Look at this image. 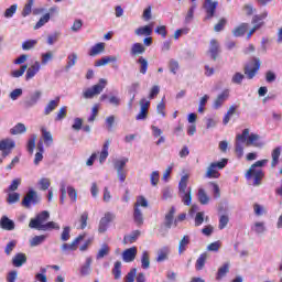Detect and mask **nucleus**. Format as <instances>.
<instances>
[{
  "instance_id": "obj_37",
  "label": "nucleus",
  "mask_w": 282,
  "mask_h": 282,
  "mask_svg": "<svg viewBox=\"0 0 282 282\" xmlns=\"http://www.w3.org/2000/svg\"><path fill=\"white\" fill-rule=\"evenodd\" d=\"M116 61H118L116 56H104L95 65L96 67H102L104 65H108V63H116Z\"/></svg>"
},
{
  "instance_id": "obj_48",
  "label": "nucleus",
  "mask_w": 282,
  "mask_h": 282,
  "mask_svg": "<svg viewBox=\"0 0 282 282\" xmlns=\"http://www.w3.org/2000/svg\"><path fill=\"white\" fill-rule=\"evenodd\" d=\"M66 193H67L70 202H73V204H75V202H77V199H78V192L76 191V188L68 186L66 189Z\"/></svg>"
},
{
  "instance_id": "obj_53",
  "label": "nucleus",
  "mask_w": 282,
  "mask_h": 282,
  "mask_svg": "<svg viewBox=\"0 0 282 282\" xmlns=\"http://www.w3.org/2000/svg\"><path fill=\"white\" fill-rule=\"evenodd\" d=\"M243 78H246V75H243L240 72H237L234 74V76L231 77V83L234 85H241V83H243Z\"/></svg>"
},
{
  "instance_id": "obj_8",
  "label": "nucleus",
  "mask_w": 282,
  "mask_h": 282,
  "mask_svg": "<svg viewBox=\"0 0 282 282\" xmlns=\"http://www.w3.org/2000/svg\"><path fill=\"white\" fill-rule=\"evenodd\" d=\"M250 135V129L246 128L241 134L236 135V144L235 151L238 158H243V143L246 142L247 138Z\"/></svg>"
},
{
  "instance_id": "obj_59",
  "label": "nucleus",
  "mask_w": 282,
  "mask_h": 282,
  "mask_svg": "<svg viewBox=\"0 0 282 282\" xmlns=\"http://www.w3.org/2000/svg\"><path fill=\"white\" fill-rule=\"evenodd\" d=\"M109 254V246L108 245H102V247L99 249L97 253V259H105Z\"/></svg>"
},
{
  "instance_id": "obj_54",
  "label": "nucleus",
  "mask_w": 282,
  "mask_h": 282,
  "mask_svg": "<svg viewBox=\"0 0 282 282\" xmlns=\"http://www.w3.org/2000/svg\"><path fill=\"white\" fill-rule=\"evenodd\" d=\"M65 118H67V108L66 106H63L62 108H59L55 117V122H61V120H65Z\"/></svg>"
},
{
  "instance_id": "obj_50",
  "label": "nucleus",
  "mask_w": 282,
  "mask_h": 282,
  "mask_svg": "<svg viewBox=\"0 0 282 282\" xmlns=\"http://www.w3.org/2000/svg\"><path fill=\"white\" fill-rule=\"evenodd\" d=\"M32 6H34V0H28L22 10V17H30L32 14Z\"/></svg>"
},
{
  "instance_id": "obj_47",
  "label": "nucleus",
  "mask_w": 282,
  "mask_h": 282,
  "mask_svg": "<svg viewBox=\"0 0 282 282\" xmlns=\"http://www.w3.org/2000/svg\"><path fill=\"white\" fill-rule=\"evenodd\" d=\"M178 195L185 206H191V202H193V197L191 196V188H188L187 192L181 193Z\"/></svg>"
},
{
  "instance_id": "obj_23",
  "label": "nucleus",
  "mask_w": 282,
  "mask_h": 282,
  "mask_svg": "<svg viewBox=\"0 0 282 282\" xmlns=\"http://www.w3.org/2000/svg\"><path fill=\"white\" fill-rule=\"evenodd\" d=\"M228 272H230V263L226 262L221 267L218 268V271L216 273V281H221Z\"/></svg>"
},
{
  "instance_id": "obj_26",
  "label": "nucleus",
  "mask_w": 282,
  "mask_h": 282,
  "mask_svg": "<svg viewBox=\"0 0 282 282\" xmlns=\"http://www.w3.org/2000/svg\"><path fill=\"white\" fill-rule=\"evenodd\" d=\"M271 169H276L279 165V158H281V147H276L271 152Z\"/></svg>"
},
{
  "instance_id": "obj_18",
  "label": "nucleus",
  "mask_w": 282,
  "mask_h": 282,
  "mask_svg": "<svg viewBox=\"0 0 282 282\" xmlns=\"http://www.w3.org/2000/svg\"><path fill=\"white\" fill-rule=\"evenodd\" d=\"M135 257H138V248L137 247L126 249L122 252V259L126 263H131V262L135 261Z\"/></svg>"
},
{
  "instance_id": "obj_13",
  "label": "nucleus",
  "mask_w": 282,
  "mask_h": 282,
  "mask_svg": "<svg viewBox=\"0 0 282 282\" xmlns=\"http://www.w3.org/2000/svg\"><path fill=\"white\" fill-rule=\"evenodd\" d=\"M32 204H39V195H36L34 189L29 191L22 200V206H24V208H30Z\"/></svg>"
},
{
  "instance_id": "obj_22",
  "label": "nucleus",
  "mask_w": 282,
  "mask_h": 282,
  "mask_svg": "<svg viewBox=\"0 0 282 282\" xmlns=\"http://www.w3.org/2000/svg\"><path fill=\"white\" fill-rule=\"evenodd\" d=\"M24 263H28V256L25 253H17L12 259L14 268H21Z\"/></svg>"
},
{
  "instance_id": "obj_29",
  "label": "nucleus",
  "mask_w": 282,
  "mask_h": 282,
  "mask_svg": "<svg viewBox=\"0 0 282 282\" xmlns=\"http://www.w3.org/2000/svg\"><path fill=\"white\" fill-rule=\"evenodd\" d=\"M208 260V253L204 252L202 253L195 263V268L197 270V272L204 270V268L206 267V261Z\"/></svg>"
},
{
  "instance_id": "obj_15",
  "label": "nucleus",
  "mask_w": 282,
  "mask_h": 282,
  "mask_svg": "<svg viewBox=\"0 0 282 282\" xmlns=\"http://www.w3.org/2000/svg\"><path fill=\"white\" fill-rule=\"evenodd\" d=\"M246 139V147H254L256 149L263 148V142L261 141V135L257 133H251Z\"/></svg>"
},
{
  "instance_id": "obj_10",
  "label": "nucleus",
  "mask_w": 282,
  "mask_h": 282,
  "mask_svg": "<svg viewBox=\"0 0 282 282\" xmlns=\"http://www.w3.org/2000/svg\"><path fill=\"white\" fill-rule=\"evenodd\" d=\"M17 147V143L12 139H3L0 141V151H2V158H8L12 153V149Z\"/></svg>"
},
{
  "instance_id": "obj_34",
  "label": "nucleus",
  "mask_w": 282,
  "mask_h": 282,
  "mask_svg": "<svg viewBox=\"0 0 282 282\" xmlns=\"http://www.w3.org/2000/svg\"><path fill=\"white\" fill-rule=\"evenodd\" d=\"M170 252H171V250H169V247H163L162 249H160L158 251V257H156L158 263H162L164 261H167Z\"/></svg>"
},
{
  "instance_id": "obj_38",
  "label": "nucleus",
  "mask_w": 282,
  "mask_h": 282,
  "mask_svg": "<svg viewBox=\"0 0 282 282\" xmlns=\"http://www.w3.org/2000/svg\"><path fill=\"white\" fill-rule=\"evenodd\" d=\"M102 52H105V43L100 42L90 48L89 56H98V54H102Z\"/></svg>"
},
{
  "instance_id": "obj_60",
  "label": "nucleus",
  "mask_w": 282,
  "mask_h": 282,
  "mask_svg": "<svg viewBox=\"0 0 282 282\" xmlns=\"http://www.w3.org/2000/svg\"><path fill=\"white\" fill-rule=\"evenodd\" d=\"M230 221V218L226 215H221L219 218V225L218 228L219 230H224L228 226V223Z\"/></svg>"
},
{
  "instance_id": "obj_61",
  "label": "nucleus",
  "mask_w": 282,
  "mask_h": 282,
  "mask_svg": "<svg viewBox=\"0 0 282 282\" xmlns=\"http://www.w3.org/2000/svg\"><path fill=\"white\" fill-rule=\"evenodd\" d=\"M228 23V20L226 18H221L217 24H215L214 30L216 32H221L224 28H226V24Z\"/></svg>"
},
{
  "instance_id": "obj_43",
  "label": "nucleus",
  "mask_w": 282,
  "mask_h": 282,
  "mask_svg": "<svg viewBox=\"0 0 282 282\" xmlns=\"http://www.w3.org/2000/svg\"><path fill=\"white\" fill-rule=\"evenodd\" d=\"M137 63L140 65L139 67L140 74H143V75L147 74V72L149 70V61H147V58L141 56L139 57Z\"/></svg>"
},
{
  "instance_id": "obj_62",
  "label": "nucleus",
  "mask_w": 282,
  "mask_h": 282,
  "mask_svg": "<svg viewBox=\"0 0 282 282\" xmlns=\"http://www.w3.org/2000/svg\"><path fill=\"white\" fill-rule=\"evenodd\" d=\"M150 182L153 186H158V184L160 183V172L159 171H154L151 173Z\"/></svg>"
},
{
  "instance_id": "obj_46",
  "label": "nucleus",
  "mask_w": 282,
  "mask_h": 282,
  "mask_svg": "<svg viewBox=\"0 0 282 282\" xmlns=\"http://www.w3.org/2000/svg\"><path fill=\"white\" fill-rule=\"evenodd\" d=\"M138 237H140V230H134L131 235L124 236L123 241L124 243H135Z\"/></svg>"
},
{
  "instance_id": "obj_14",
  "label": "nucleus",
  "mask_w": 282,
  "mask_h": 282,
  "mask_svg": "<svg viewBox=\"0 0 282 282\" xmlns=\"http://www.w3.org/2000/svg\"><path fill=\"white\" fill-rule=\"evenodd\" d=\"M208 54H210L212 61H217V56L221 54V46L219 45V41L215 39L210 40Z\"/></svg>"
},
{
  "instance_id": "obj_55",
  "label": "nucleus",
  "mask_w": 282,
  "mask_h": 282,
  "mask_svg": "<svg viewBox=\"0 0 282 282\" xmlns=\"http://www.w3.org/2000/svg\"><path fill=\"white\" fill-rule=\"evenodd\" d=\"M208 185L213 188L214 199H219V197H221V189H219V185L215 182H209Z\"/></svg>"
},
{
  "instance_id": "obj_64",
  "label": "nucleus",
  "mask_w": 282,
  "mask_h": 282,
  "mask_svg": "<svg viewBox=\"0 0 282 282\" xmlns=\"http://www.w3.org/2000/svg\"><path fill=\"white\" fill-rule=\"evenodd\" d=\"M50 186H52V182L50 181V178H41L40 180L41 191H47V188H50Z\"/></svg>"
},
{
  "instance_id": "obj_11",
  "label": "nucleus",
  "mask_w": 282,
  "mask_h": 282,
  "mask_svg": "<svg viewBox=\"0 0 282 282\" xmlns=\"http://www.w3.org/2000/svg\"><path fill=\"white\" fill-rule=\"evenodd\" d=\"M86 235L82 234L79 236H77L72 243H63L62 245V251L63 252H75V250H78V245L80 243V241H83V239H85Z\"/></svg>"
},
{
  "instance_id": "obj_19",
  "label": "nucleus",
  "mask_w": 282,
  "mask_h": 282,
  "mask_svg": "<svg viewBox=\"0 0 282 282\" xmlns=\"http://www.w3.org/2000/svg\"><path fill=\"white\" fill-rule=\"evenodd\" d=\"M48 12L50 13H45L42 18H40V20L34 25V30H40V28H43L45 23H50V15L54 14V12H58V8L52 7L51 9H48Z\"/></svg>"
},
{
  "instance_id": "obj_39",
  "label": "nucleus",
  "mask_w": 282,
  "mask_h": 282,
  "mask_svg": "<svg viewBox=\"0 0 282 282\" xmlns=\"http://www.w3.org/2000/svg\"><path fill=\"white\" fill-rule=\"evenodd\" d=\"M91 257L86 258V262L84 265L80 268V274L82 276H87L91 272Z\"/></svg>"
},
{
  "instance_id": "obj_30",
  "label": "nucleus",
  "mask_w": 282,
  "mask_h": 282,
  "mask_svg": "<svg viewBox=\"0 0 282 282\" xmlns=\"http://www.w3.org/2000/svg\"><path fill=\"white\" fill-rule=\"evenodd\" d=\"M0 228H2V230H14V221L3 216L0 219Z\"/></svg>"
},
{
  "instance_id": "obj_58",
  "label": "nucleus",
  "mask_w": 282,
  "mask_h": 282,
  "mask_svg": "<svg viewBox=\"0 0 282 282\" xmlns=\"http://www.w3.org/2000/svg\"><path fill=\"white\" fill-rule=\"evenodd\" d=\"M21 96H23V89L21 88H15L14 90H12L9 95V98L11 100H19V98H21Z\"/></svg>"
},
{
  "instance_id": "obj_16",
  "label": "nucleus",
  "mask_w": 282,
  "mask_h": 282,
  "mask_svg": "<svg viewBox=\"0 0 282 282\" xmlns=\"http://www.w3.org/2000/svg\"><path fill=\"white\" fill-rule=\"evenodd\" d=\"M116 216L111 213H106L105 216L99 221V232H107V228H109V224H111V220L115 219Z\"/></svg>"
},
{
  "instance_id": "obj_25",
  "label": "nucleus",
  "mask_w": 282,
  "mask_h": 282,
  "mask_svg": "<svg viewBox=\"0 0 282 282\" xmlns=\"http://www.w3.org/2000/svg\"><path fill=\"white\" fill-rule=\"evenodd\" d=\"M137 36H151L153 34V25H144L135 29Z\"/></svg>"
},
{
  "instance_id": "obj_40",
  "label": "nucleus",
  "mask_w": 282,
  "mask_h": 282,
  "mask_svg": "<svg viewBox=\"0 0 282 282\" xmlns=\"http://www.w3.org/2000/svg\"><path fill=\"white\" fill-rule=\"evenodd\" d=\"M47 239V235H40L35 236L30 240V247L31 248H36V246H41Z\"/></svg>"
},
{
  "instance_id": "obj_51",
  "label": "nucleus",
  "mask_w": 282,
  "mask_h": 282,
  "mask_svg": "<svg viewBox=\"0 0 282 282\" xmlns=\"http://www.w3.org/2000/svg\"><path fill=\"white\" fill-rule=\"evenodd\" d=\"M127 162H129L128 158H123L121 160L115 161L113 165L116 171H124V166H127Z\"/></svg>"
},
{
  "instance_id": "obj_28",
  "label": "nucleus",
  "mask_w": 282,
  "mask_h": 282,
  "mask_svg": "<svg viewBox=\"0 0 282 282\" xmlns=\"http://www.w3.org/2000/svg\"><path fill=\"white\" fill-rule=\"evenodd\" d=\"M147 52V47L142 45V43H134L131 46L130 53L131 56H140Z\"/></svg>"
},
{
  "instance_id": "obj_31",
  "label": "nucleus",
  "mask_w": 282,
  "mask_h": 282,
  "mask_svg": "<svg viewBox=\"0 0 282 282\" xmlns=\"http://www.w3.org/2000/svg\"><path fill=\"white\" fill-rule=\"evenodd\" d=\"M197 199L199 204L206 206L210 202V196L206 193V189L199 188L197 193Z\"/></svg>"
},
{
  "instance_id": "obj_17",
  "label": "nucleus",
  "mask_w": 282,
  "mask_h": 282,
  "mask_svg": "<svg viewBox=\"0 0 282 282\" xmlns=\"http://www.w3.org/2000/svg\"><path fill=\"white\" fill-rule=\"evenodd\" d=\"M230 98V90H223L214 100V109H220L224 106V102Z\"/></svg>"
},
{
  "instance_id": "obj_4",
  "label": "nucleus",
  "mask_w": 282,
  "mask_h": 282,
  "mask_svg": "<svg viewBox=\"0 0 282 282\" xmlns=\"http://www.w3.org/2000/svg\"><path fill=\"white\" fill-rule=\"evenodd\" d=\"M261 69V59L258 57H252L243 67L245 75L248 80H252Z\"/></svg>"
},
{
  "instance_id": "obj_9",
  "label": "nucleus",
  "mask_w": 282,
  "mask_h": 282,
  "mask_svg": "<svg viewBox=\"0 0 282 282\" xmlns=\"http://www.w3.org/2000/svg\"><path fill=\"white\" fill-rule=\"evenodd\" d=\"M140 111L135 117V120H147L149 118V107H151V101L147 100V98H142L139 101Z\"/></svg>"
},
{
  "instance_id": "obj_63",
  "label": "nucleus",
  "mask_w": 282,
  "mask_h": 282,
  "mask_svg": "<svg viewBox=\"0 0 282 282\" xmlns=\"http://www.w3.org/2000/svg\"><path fill=\"white\" fill-rule=\"evenodd\" d=\"M36 43H37L36 40H28V41L23 42L22 50H24V51L32 50V47H34L36 45Z\"/></svg>"
},
{
  "instance_id": "obj_52",
  "label": "nucleus",
  "mask_w": 282,
  "mask_h": 282,
  "mask_svg": "<svg viewBox=\"0 0 282 282\" xmlns=\"http://www.w3.org/2000/svg\"><path fill=\"white\" fill-rule=\"evenodd\" d=\"M263 19H268V12L267 11H264L260 14L253 15L251 23L253 25H259V23H262L261 21H263Z\"/></svg>"
},
{
  "instance_id": "obj_12",
  "label": "nucleus",
  "mask_w": 282,
  "mask_h": 282,
  "mask_svg": "<svg viewBox=\"0 0 282 282\" xmlns=\"http://www.w3.org/2000/svg\"><path fill=\"white\" fill-rule=\"evenodd\" d=\"M41 96H43V93H41V90H35L26 100L23 101L24 109H32V107L36 106L39 100H41Z\"/></svg>"
},
{
  "instance_id": "obj_41",
  "label": "nucleus",
  "mask_w": 282,
  "mask_h": 282,
  "mask_svg": "<svg viewBox=\"0 0 282 282\" xmlns=\"http://www.w3.org/2000/svg\"><path fill=\"white\" fill-rule=\"evenodd\" d=\"M25 131H28V128H25V124L23 123H18L10 129L11 135H19L21 133H25Z\"/></svg>"
},
{
  "instance_id": "obj_20",
  "label": "nucleus",
  "mask_w": 282,
  "mask_h": 282,
  "mask_svg": "<svg viewBox=\"0 0 282 282\" xmlns=\"http://www.w3.org/2000/svg\"><path fill=\"white\" fill-rule=\"evenodd\" d=\"M61 105V97H56L55 99L48 101L46 107L44 108V116H50L52 111L56 109Z\"/></svg>"
},
{
  "instance_id": "obj_56",
  "label": "nucleus",
  "mask_w": 282,
  "mask_h": 282,
  "mask_svg": "<svg viewBox=\"0 0 282 282\" xmlns=\"http://www.w3.org/2000/svg\"><path fill=\"white\" fill-rule=\"evenodd\" d=\"M77 61H78V55L76 53L68 55L67 65H66L67 69H69V67H74Z\"/></svg>"
},
{
  "instance_id": "obj_57",
  "label": "nucleus",
  "mask_w": 282,
  "mask_h": 282,
  "mask_svg": "<svg viewBox=\"0 0 282 282\" xmlns=\"http://www.w3.org/2000/svg\"><path fill=\"white\" fill-rule=\"evenodd\" d=\"M17 8H18L17 4H12L10 8H8L4 11V18L6 19H12V17H14V14H17Z\"/></svg>"
},
{
  "instance_id": "obj_35",
  "label": "nucleus",
  "mask_w": 282,
  "mask_h": 282,
  "mask_svg": "<svg viewBox=\"0 0 282 282\" xmlns=\"http://www.w3.org/2000/svg\"><path fill=\"white\" fill-rule=\"evenodd\" d=\"M188 192V174H185L181 177L178 183V194Z\"/></svg>"
},
{
  "instance_id": "obj_21",
  "label": "nucleus",
  "mask_w": 282,
  "mask_h": 282,
  "mask_svg": "<svg viewBox=\"0 0 282 282\" xmlns=\"http://www.w3.org/2000/svg\"><path fill=\"white\" fill-rule=\"evenodd\" d=\"M42 138L45 147H52L54 144V138L52 137V132L47 131V128H41Z\"/></svg>"
},
{
  "instance_id": "obj_6",
  "label": "nucleus",
  "mask_w": 282,
  "mask_h": 282,
  "mask_svg": "<svg viewBox=\"0 0 282 282\" xmlns=\"http://www.w3.org/2000/svg\"><path fill=\"white\" fill-rule=\"evenodd\" d=\"M246 180H253V186H261V182L265 177V173L262 169L249 167L245 175Z\"/></svg>"
},
{
  "instance_id": "obj_42",
  "label": "nucleus",
  "mask_w": 282,
  "mask_h": 282,
  "mask_svg": "<svg viewBox=\"0 0 282 282\" xmlns=\"http://www.w3.org/2000/svg\"><path fill=\"white\" fill-rule=\"evenodd\" d=\"M133 219L137 226H142V224H144V216H142V210L138 207H134Z\"/></svg>"
},
{
  "instance_id": "obj_33",
  "label": "nucleus",
  "mask_w": 282,
  "mask_h": 282,
  "mask_svg": "<svg viewBox=\"0 0 282 282\" xmlns=\"http://www.w3.org/2000/svg\"><path fill=\"white\" fill-rule=\"evenodd\" d=\"M109 144H111V141H109V140H107L104 143L102 150L99 155L100 164H104L106 162L107 158H109Z\"/></svg>"
},
{
  "instance_id": "obj_49",
  "label": "nucleus",
  "mask_w": 282,
  "mask_h": 282,
  "mask_svg": "<svg viewBox=\"0 0 282 282\" xmlns=\"http://www.w3.org/2000/svg\"><path fill=\"white\" fill-rule=\"evenodd\" d=\"M89 219V213L87 212H84L82 215H80V218H79V229L80 230H85L87 228V221Z\"/></svg>"
},
{
  "instance_id": "obj_3",
  "label": "nucleus",
  "mask_w": 282,
  "mask_h": 282,
  "mask_svg": "<svg viewBox=\"0 0 282 282\" xmlns=\"http://www.w3.org/2000/svg\"><path fill=\"white\" fill-rule=\"evenodd\" d=\"M226 166H228V159H221V161L212 162L207 167L205 177H207V180H219V177H221V173H219V171L226 169Z\"/></svg>"
},
{
  "instance_id": "obj_44",
  "label": "nucleus",
  "mask_w": 282,
  "mask_h": 282,
  "mask_svg": "<svg viewBox=\"0 0 282 282\" xmlns=\"http://www.w3.org/2000/svg\"><path fill=\"white\" fill-rule=\"evenodd\" d=\"M112 274L115 280L118 281L122 276V262L116 261L115 267L112 269Z\"/></svg>"
},
{
  "instance_id": "obj_32",
  "label": "nucleus",
  "mask_w": 282,
  "mask_h": 282,
  "mask_svg": "<svg viewBox=\"0 0 282 282\" xmlns=\"http://www.w3.org/2000/svg\"><path fill=\"white\" fill-rule=\"evenodd\" d=\"M188 243H191V236L185 235L178 242V254H184L186 252V248L188 247Z\"/></svg>"
},
{
  "instance_id": "obj_36",
  "label": "nucleus",
  "mask_w": 282,
  "mask_h": 282,
  "mask_svg": "<svg viewBox=\"0 0 282 282\" xmlns=\"http://www.w3.org/2000/svg\"><path fill=\"white\" fill-rule=\"evenodd\" d=\"M141 268L143 270H149L151 268V258L149 256V251H143L141 256Z\"/></svg>"
},
{
  "instance_id": "obj_5",
  "label": "nucleus",
  "mask_w": 282,
  "mask_h": 282,
  "mask_svg": "<svg viewBox=\"0 0 282 282\" xmlns=\"http://www.w3.org/2000/svg\"><path fill=\"white\" fill-rule=\"evenodd\" d=\"M107 87V82L105 79H99V83L97 85H94L91 88H87L84 93H83V97L86 100H89L91 98H94V96H98L100 94H102V90Z\"/></svg>"
},
{
  "instance_id": "obj_7",
  "label": "nucleus",
  "mask_w": 282,
  "mask_h": 282,
  "mask_svg": "<svg viewBox=\"0 0 282 282\" xmlns=\"http://www.w3.org/2000/svg\"><path fill=\"white\" fill-rule=\"evenodd\" d=\"M246 180H253V186H261V182L265 177V173L262 169L249 167L245 175Z\"/></svg>"
},
{
  "instance_id": "obj_24",
  "label": "nucleus",
  "mask_w": 282,
  "mask_h": 282,
  "mask_svg": "<svg viewBox=\"0 0 282 282\" xmlns=\"http://www.w3.org/2000/svg\"><path fill=\"white\" fill-rule=\"evenodd\" d=\"M41 69V64L39 62H35L31 67L28 68L25 79L31 80L36 74H39Z\"/></svg>"
},
{
  "instance_id": "obj_45",
  "label": "nucleus",
  "mask_w": 282,
  "mask_h": 282,
  "mask_svg": "<svg viewBox=\"0 0 282 282\" xmlns=\"http://www.w3.org/2000/svg\"><path fill=\"white\" fill-rule=\"evenodd\" d=\"M248 32V23H241L239 26H237L232 34L234 36H243Z\"/></svg>"
},
{
  "instance_id": "obj_27",
  "label": "nucleus",
  "mask_w": 282,
  "mask_h": 282,
  "mask_svg": "<svg viewBox=\"0 0 282 282\" xmlns=\"http://www.w3.org/2000/svg\"><path fill=\"white\" fill-rule=\"evenodd\" d=\"M175 207H171L169 213L165 215V228H172L175 224Z\"/></svg>"
},
{
  "instance_id": "obj_2",
  "label": "nucleus",
  "mask_w": 282,
  "mask_h": 282,
  "mask_svg": "<svg viewBox=\"0 0 282 282\" xmlns=\"http://www.w3.org/2000/svg\"><path fill=\"white\" fill-rule=\"evenodd\" d=\"M192 7L187 11L186 21H191L195 14V10L197 9V0H191ZM219 6V1L217 0H205L203 8L206 12V19H213L215 17V12L217 11V7Z\"/></svg>"
},
{
  "instance_id": "obj_1",
  "label": "nucleus",
  "mask_w": 282,
  "mask_h": 282,
  "mask_svg": "<svg viewBox=\"0 0 282 282\" xmlns=\"http://www.w3.org/2000/svg\"><path fill=\"white\" fill-rule=\"evenodd\" d=\"M47 219H50V212L43 210L30 220L29 228L42 230L43 232L61 230V225H58V223L47 221Z\"/></svg>"
}]
</instances>
